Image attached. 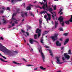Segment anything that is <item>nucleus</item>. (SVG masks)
Wrapping results in <instances>:
<instances>
[{"label":"nucleus","mask_w":72,"mask_h":72,"mask_svg":"<svg viewBox=\"0 0 72 72\" xmlns=\"http://www.w3.org/2000/svg\"><path fill=\"white\" fill-rule=\"evenodd\" d=\"M0 50L4 52L5 53L7 54L10 57H13V51H10L6 49V48L2 45L0 43Z\"/></svg>","instance_id":"1"},{"label":"nucleus","mask_w":72,"mask_h":72,"mask_svg":"<svg viewBox=\"0 0 72 72\" xmlns=\"http://www.w3.org/2000/svg\"><path fill=\"white\" fill-rule=\"evenodd\" d=\"M46 0H43V1H44V3H46L45 4H44V2L43 1L42 2V3L41 2H39V3H40L41 5H42V4L43 5L42 6V8L44 10H46V8L47 9H48V5H47V2H46ZM45 6L46 8H45Z\"/></svg>","instance_id":"2"},{"label":"nucleus","mask_w":72,"mask_h":72,"mask_svg":"<svg viewBox=\"0 0 72 72\" xmlns=\"http://www.w3.org/2000/svg\"><path fill=\"white\" fill-rule=\"evenodd\" d=\"M39 52L41 54L42 56V59L43 60V61L44 62H45V55L43 54L42 52V50H41V46H40L39 48Z\"/></svg>","instance_id":"3"},{"label":"nucleus","mask_w":72,"mask_h":72,"mask_svg":"<svg viewBox=\"0 0 72 72\" xmlns=\"http://www.w3.org/2000/svg\"><path fill=\"white\" fill-rule=\"evenodd\" d=\"M64 19V18L62 16H60L59 17V18L58 19V20L59 21H60V24H61L62 25V26H64V22L63 21V19Z\"/></svg>","instance_id":"4"},{"label":"nucleus","mask_w":72,"mask_h":72,"mask_svg":"<svg viewBox=\"0 0 72 72\" xmlns=\"http://www.w3.org/2000/svg\"><path fill=\"white\" fill-rule=\"evenodd\" d=\"M60 58V57H56V59L57 60V62H56L57 63V64H60L63 63V62H60V60L59 59Z\"/></svg>","instance_id":"5"},{"label":"nucleus","mask_w":72,"mask_h":72,"mask_svg":"<svg viewBox=\"0 0 72 72\" xmlns=\"http://www.w3.org/2000/svg\"><path fill=\"white\" fill-rule=\"evenodd\" d=\"M41 31L40 29L39 28L37 29L36 33H38V37H39L41 36Z\"/></svg>","instance_id":"6"},{"label":"nucleus","mask_w":72,"mask_h":72,"mask_svg":"<svg viewBox=\"0 0 72 72\" xmlns=\"http://www.w3.org/2000/svg\"><path fill=\"white\" fill-rule=\"evenodd\" d=\"M58 34H55L54 36H52L51 37V38L52 39L53 41H55L57 39V37H58Z\"/></svg>","instance_id":"7"},{"label":"nucleus","mask_w":72,"mask_h":72,"mask_svg":"<svg viewBox=\"0 0 72 72\" xmlns=\"http://www.w3.org/2000/svg\"><path fill=\"white\" fill-rule=\"evenodd\" d=\"M72 22V15L71 16V18L69 20V21H66L65 23H66V24H69V22Z\"/></svg>","instance_id":"8"},{"label":"nucleus","mask_w":72,"mask_h":72,"mask_svg":"<svg viewBox=\"0 0 72 72\" xmlns=\"http://www.w3.org/2000/svg\"><path fill=\"white\" fill-rule=\"evenodd\" d=\"M48 17V18H47V19H46V21L48 23V20H49L50 21V20L51 19V15L47 13V14Z\"/></svg>","instance_id":"9"},{"label":"nucleus","mask_w":72,"mask_h":72,"mask_svg":"<svg viewBox=\"0 0 72 72\" xmlns=\"http://www.w3.org/2000/svg\"><path fill=\"white\" fill-rule=\"evenodd\" d=\"M21 15L22 17H24L25 16L24 15V14L27 17V13H24V12H21Z\"/></svg>","instance_id":"10"},{"label":"nucleus","mask_w":72,"mask_h":72,"mask_svg":"<svg viewBox=\"0 0 72 72\" xmlns=\"http://www.w3.org/2000/svg\"><path fill=\"white\" fill-rule=\"evenodd\" d=\"M64 55L65 58L67 59L68 60L69 59L70 56L69 55H67V53H64Z\"/></svg>","instance_id":"11"},{"label":"nucleus","mask_w":72,"mask_h":72,"mask_svg":"<svg viewBox=\"0 0 72 72\" xmlns=\"http://www.w3.org/2000/svg\"><path fill=\"white\" fill-rule=\"evenodd\" d=\"M16 15H17V13H14L13 14L12 17V19L13 20H13H16L13 17H14V16H16Z\"/></svg>","instance_id":"12"},{"label":"nucleus","mask_w":72,"mask_h":72,"mask_svg":"<svg viewBox=\"0 0 72 72\" xmlns=\"http://www.w3.org/2000/svg\"><path fill=\"white\" fill-rule=\"evenodd\" d=\"M56 44L57 46H62L61 44L60 43H59V42L58 41H57Z\"/></svg>","instance_id":"13"},{"label":"nucleus","mask_w":72,"mask_h":72,"mask_svg":"<svg viewBox=\"0 0 72 72\" xmlns=\"http://www.w3.org/2000/svg\"><path fill=\"white\" fill-rule=\"evenodd\" d=\"M69 41V39H66V41H65V42H64V45H66L67 44V43H68V42Z\"/></svg>","instance_id":"14"},{"label":"nucleus","mask_w":72,"mask_h":72,"mask_svg":"<svg viewBox=\"0 0 72 72\" xmlns=\"http://www.w3.org/2000/svg\"><path fill=\"white\" fill-rule=\"evenodd\" d=\"M33 41H34V40L33 39H30V42L31 44H33Z\"/></svg>","instance_id":"15"},{"label":"nucleus","mask_w":72,"mask_h":72,"mask_svg":"<svg viewBox=\"0 0 72 72\" xmlns=\"http://www.w3.org/2000/svg\"><path fill=\"white\" fill-rule=\"evenodd\" d=\"M45 13H47V12L46 11L44 10L42 12H41L39 13V14H43V13L45 14Z\"/></svg>","instance_id":"16"},{"label":"nucleus","mask_w":72,"mask_h":72,"mask_svg":"<svg viewBox=\"0 0 72 72\" xmlns=\"http://www.w3.org/2000/svg\"><path fill=\"white\" fill-rule=\"evenodd\" d=\"M55 28L57 27V26L58 25V21H55Z\"/></svg>","instance_id":"17"},{"label":"nucleus","mask_w":72,"mask_h":72,"mask_svg":"<svg viewBox=\"0 0 72 72\" xmlns=\"http://www.w3.org/2000/svg\"><path fill=\"white\" fill-rule=\"evenodd\" d=\"M0 60L2 62H6V63H8V61L4 60V59H3L2 58H0Z\"/></svg>","instance_id":"18"},{"label":"nucleus","mask_w":72,"mask_h":72,"mask_svg":"<svg viewBox=\"0 0 72 72\" xmlns=\"http://www.w3.org/2000/svg\"><path fill=\"white\" fill-rule=\"evenodd\" d=\"M40 68L42 69V70H45L46 69V68H44V67L42 66H40Z\"/></svg>","instance_id":"19"},{"label":"nucleus","mask_w":72,"mask_h":72,"mask_svg":"<svg viewBox=\"0 0 72 72\" xmlns=\"http://www.w3.org/2000/svg\"><path fill=\"white\" fill-rule=\"evenodd\" d=\"M48 10L50 12H51L53 11V9H52V8H51L48 9Z\"/></svg>","instance_id":"20"},{"label":"nucleus","mask_w":72,"mask_h":72,"mask_svg":"<svg viewBox=\"0 0 72 72\" xmlns=\"http://www.w3.org/2000/svg\"><path fill=\"white\" fill-rule=\"evenodd\" d=\"M27 10H31V7L30 6H28L27 7Z\"/></svg>","instance_id":"21"},{"label":"nucleus","mask_w":72,"mask_h":72,"mask_svg":"<svg viewBox=\"0 0 72 72\" xmlns=\"http://www.w3.org/2000/svg\"><path fill=\"white\" fill-rule=\"evenodd\" d=\"M13 63L14 64H19V63H18L16 62L15 61H13Z\"/></svg>","instance_id":"22"},{"label":"nucleus","mask_w":72,"mask_h":72,"mask_svg":"<svg viewBox=\"0 0 72 72\" xmlns=\"http://www.w3.org/2000/svg\"><path fill=\"white\" fill-rule=\"evenodd\" d=\"M16 20H13L12 21H14V22H15V24H18V22H17V20L16 19H15Z\"/></svg>","instance_id":"23"},{"label":"nucleus","mask_w":72,"mask_h":72,"mask_svg":"<svg viewBox=\"0 0 72 72\" xmlns=\"http://www.w3.org/2000/svg\"><path fill=\"white\" fill-rule=\"evenodd\" d=\"M68 54H72V53L71 52V50H69L68 51Z\"/></svg>","instance_id":"24"},{"label":"nucleus","mask_w":72,"mask_h":72,"mask_svg":"<svg viewBox=\"0 0 72 72\" xmlns=\"http://www.w3.org/2000/svg\"><path fill=\"white\" fill-rule=\"evenodd\" d=\"M48 32H49V31H45L44 32V33H45V34H47Z\"/></svg>","instance_id":"25"},{"label":"nucleus","mask_w":72,"mask_h":72,"mask_svg":"<svg viewBox=\"0 0 72 72\" xmlns=\"http://www.w3.org/2000/svg\"><path fill=\"white\" fill-rule=\"evenodd\" d=\"M0 56H1L2 57H3V58H4V59H6V58L5 57L3 56H2V55H1V53H0Z\"/></svg>","instance_id":"26"},{"label":"nucleus","mask_w":72,"mask_h":72,"mask_svg":"<svg viewBox=\"0 0 72 72\" xmlns=\"http://www.w3.org/2000/svg\"><path fill=\"white\" fill-rule=\"evenodd\" d=\"M29 14H30L31 16H33V14H32V12H29Z\"/></svg>","instance_id":"27"},{"label":"nucleus","mask_w":72,"mask_h":72,"mask_svg":"<svg viewBox=\"0 0 72 72\" xmlns=\"http://www.w3.org/2000/svg\"><path fill=\"white\" fill-rule=\"evenodd\" d=\"M40 42L42 44H44V42H43V39H42H42L40 40Z\"/></svg>","instance_id":"28"},{"label":"nucleus","mask_w":72,"mask_h":72,"mask_svg":"<svg viewBox=\"0 0 72 72\" xmlns=\"http://www.w3.org/2000/svg\"><path fill=\"white\" fill-rule=\"evenodd\" d=\"M2 21H4L3 22V23H6V20H5V19H4V18H3V19Z\"/></svg>","instance_id":"29"},{"label":"nucleus","mask_w":72,"mask_h":72,"mask_svg":"<svg viewBox=\"0 0 72 72\" xmlns=\"http://www.w3.org/2000/svg\"><path fill=\"white\" fill-rule=\"evenodd\" d=\"M42 20H41V19H39V24H41V23H42Z\"/></svg>","instance_id":"30"},{"label":"nucleus","mask_w":72,"mask_h":72,"mask_svg":"<svg viewBox=\"0 0 72 72\" xmlns=\"http://www.w3.org/2000/svg\"><path fill=\"white\" fill-rule=\"evenodd\" d=\"M34 38L35 39H37V35H36L35 34L34 35Z\"/></svg>","instance_id":"31"},{"label":"nucleus","mask_w":72,"mask_h":72,"mask_svg":"<svg viewBox=\"0 0 72 72\" xmlns=\"http://www.w3.org/2000/svg\"><path fill=\"white\" fill-rule=\"evenodd\" d=\"M19 9L18 8L17 9V13H19Z\"/></svg>","instance_id":"32"},{"label":"nucleus","mask_w":72,"mask_h":72,"mask_svg":"<svg viewBox=\"0 0 72 72\" xmlns=\"http://www.w3.org/2000/svg\"><path fill=\"white\" fill-rule=\"evenodd\" d=\"M36 6V7H37V8H40V9H41L42 8V7H40V6Z\"/></svg>","instance_id":"33"},{"label":"nucleus","mask_w":72,"mask_h":72,"mask_svg":"<svg viewBox=\"0 0 72 72\" xmlns=\"http://www.w3.org/2000/svg\"><path fill=\"white\" fill-rule=\"evenodd\" d=\"M59 30H60V31H63L62 28H59Z\"/></svg>","instance_id":"34"},{"label":"nucleus","mask_w":72,"mask_h":72,"mask_svg":"<svg viewBox=\"0 0 72 72\" xmlns=\"http://www.w3.org/2000/svg\"><path fill=\"white\" fill-rule=\"evenodd\" d=\"M0 40H4V38L2 37H0Z\"/></svg>","instance_id":"35"},{"label":"nucleus","mask_w":72,"mask_h":72,"mask_svg":"<svg viewBox=\"0 0 72 72\" xmlns=\"http://www.w3.org/2000/svg\"><path fill=\"white\" fill-rule=\"evenodd\" d=\"M26 66L27 67H30V66H33V65H27Z\"/></svg>","instance_id":"36"},{"label":"nucleus","mask_w":72,"mask_h":72,"mask_svg":"<svg viewBox=\"0 0 72 72\" xmlns=\"http://www.w3.org/2000/svg\"><path fill=\"white\" fill-rule=\"evenodd\" d=\"M0 13H4V11L3 10L0 11Z\"/></svg>","instance_id":"37"},{"label":"nucleus","mask_w":72,"mask_h":72,"mask_svg":"<svg viewBox=\"0 0 72 72\" xmlns=\"http://www.w3.org/2000/svg\"><path fill=\"white\" fill-rule=\"evenodd\" d=\"M54 10H55L56 9V6H55L53 7Z\"/></svg>","instance_id":"38"},{"label":"nucleus","mask_w":72,"mask_h":72,"mask_svg":"<svg viewBox=\"0 0 72 72\" xmlns=\"http://www.w3.org/2000/svg\"><path fill=\"white\" fill-rule=\"evenodd\" d=\"M68 35V33H64V35H65V36H67Z\"/></svg>","instance_id":"39"},{"label":"nucleus","mask_w":72,"mask_h":72,"mask_svg":"<svg viewBox=\"0 0 72 72\" xmlns=\"http://www.w3.org/2000/svg\"><path fill=\"white\" fill-rule=\"evenodd\" d=\"M21 32H22V33H25V32H24V31L22 29H21Z\"/></svg>","instance_id":"40"},{"label":"nucleus","mask_w":72,"mask_h":72,"mask_svg":"<svg viewBox=\"0 0 72 72\" xmlns=\"http://www.w3.org/2000/svg\"><path fill=\"white\" fill-rule=\"evenodd\" d=\"M62 12V9H60V10L59 11V12H58V14H59L60 12Z\"/></svg>","instance_id":"41"},{"label":"nucleus","mask_w":72,"mask_h":72,"mask_svg":"<svg viewBox=\"0 0 72 72\" xmlns=\"http://www.w3.org/2000/svg\"><path fill=\"white\" fill-rule=\"evenodd\" d=\"M26 34L27 35V36H29V33L28 32H26Z\"/></svg>","instance_id":"42"},{"label":"nucleus","mask_w":72,"mask_h":72,"mask_svg":"<svg viewBox=\"0 0 72 72\" xmlns=\"http://www.w3.org/2000/svg\"><path fill=\"white\" fill-rule=\"evenodd\" d=\"M49 53H50V54H51V53H52L51 51L50 50H49Z\"/></svg>","instance_id":"43"},{"label":"nucleus","mask_w":72,"mask_h":72,"mask_svg":"<svg viewBox=\"0 0 72 72\" xmlns=\"http://www.w3.org/2000/svg\"><path fill=\"white\" fill-rule=\"evenodd\" d=\"M8 26V28H11V27H12V26H11L10 25H9Z\"/></svg>","instance_id":"44"},{"label":"nucleus","mask_w":72,"mask_h":72,"mask_svg":"<svg viewBox=\"0 0 72 72\" xmlns=\"http://www.w3.org/2000/svg\"><path fill=\"white\" fill-rule=\"evenodd\" d=\"M15 1V0H11L12 3H14V1Z\"/></svg>","instance_id":"45"},{"label":"nucleus","mask_w":72,"mask_h":72,"mask_svg":"<svg viewBox=\"0 0 72 72\" xmlns=\"http://www.w3.org/2000/svg\"><path fill=\"white\" fill-rule=\"evenodd\" d=\"M6 10H10V8H9V7H7V8Z\"/></svg>","instance_id":"46"},{"label":"nucleus","mask_w":72,"mask_h":72,"mask_svg":"<svg viewBox=\"0 0 72 72\" xmlns=\"http://www.w3.org/2000/svg\"><path fill=\"white\" fill-rule=\"evenodd\" d=\"M23 60H24V61H25V62H27V60H26V59H25V58H23Z\"/></svg>","instance_id":"47"},{"label":"nucleus","mask_w":72,"mask_h":72,"mask_svg":"<svg viewBox=\"0 0 72 72\" xmlns=\"http://www.w3.org/2000/svg\"><path fill=\"white\" fill-rule=\"evenodd\" d=\"M27 28H28L29 29H30V28H31V26H28Z\"/></svg>","instance_id":"48"},{"label":"nucleus","mask_w":72,"mask_h":72,"mask_svg":"<svg viewBox=\"0 0 72 72\" xmlns=\"http://www.w3.org/2000/svg\"><path fill=\"white\" fill-rule=\"evenodd\" d=\"M47 17V16H46V15H44V18L46 19V18Z\"/></svg>","instance_id":"49"},{"label":"nucleus","mask_w":72,"mask_h":72,"mask_svg":"<svg viewBox=\"0 0 72 72\" xmlns=\"http://www.w3.org/2000/svg\"><path fill=\"white\" fill-rule=\"evenodd\" d=\"M23 6L25 8V5L26 4L24 3H23Z\"/></svg>","instance_id":"50"},{"label":"nucleus","mask_w":72,"mask_h":72,"mask_svg":"<svg viewBox=\"0 0 72 72\" xmlns=\"http://www.w3.org/2000/svg\"><path fill=\"white\" fill-rule=\"evenodd\" d=\"M64 46L61 47V50H63V49H64Z\"/></svg>","instance_id":"51"},{"label":"nucleus","mask_w":72,"mask_h":72,"mask_svg":"<svg viewBox=\"0 0 72 72\" xmlns=\"http://www.w3.org/2000/svg\"><path fill=\"white\" fill-rule=\"evenodd\" d=\"M12 27H13V26H14V23H13L12 24Z\"/></svg>","instance_id":"52"},{"label":"nucleus","mask_w":72,"mask_h":72,"mask_svg":"<svg viewBox=\"0 0 72 72\" xmlns=\"http://www.w3.org/2000/svg\"><path fill=\"white\" fill-rule=\"evenodd\" d=\"M62 59L63 60H65V59H64V57H62Z\"/></svg>","instance_id":"53"},{"label":"nucleus","mask_w":72,"mask_h":72,"mask_svg":"<svg viewBox=\"0 0 72 72\" xmlns=\"http://www.w3.org/2000/svg\"><path fill=\"white\" fill-rule=\"evenodd\" d=\"M14 52L15 53H16V54H18V52L17 51H14Z\"/></svg>","instance_id":"54"},{"label":"nucleus","mask_w":72,"mask_h":72,"mask_svg":"<svg viewBox=\"0 0 72 72\" xmlns=\"http://www.w3.org/2000/svg\"><path fill=\"white\" fill-rule=\"evenodd\" d=\"M52 17H53V19H54V16L53 15H52Z\"/></svg>","instance_id":"55"},{"label":"nucleus","mask_w":72,"mask_h":72,"mask_svg":"<svg viewBox=\"0 0 72 72\" xmlns=\"http://www.w3.org/2000/svg\"><path fill=\"white\" fill-rule=\"evenodd\" d=\"M50 55H51V56H52V57H53V54H52V53H51Z\"/></svg>","instance_id":"56"},{"label":"nucleus","mask_w":72,"mask_h":72,"mask_svg":"<svg viewBox=\"0 0 72 72\" xmlns=\"http://www.w3.org/2000/svg\"><path fill=\"white\" fill-rule=\"evenodd\" d=\"M63 13L62 12H61L60 14V15H62V14H63Z\"/></svg>","instance_id":"57"},{"label":"nucleus","mask_w":72,"mask_h":72,"mask_svg":"<svg viewBox=\"0 0 72 72\" xmlns=\"http://www.w3.org/2000/svg\"><path fill=\"white\" fill-rule=\"evenodd\" d=\"M45 34H45V33H44V32H43V33L42 34V36H44V35H45Z\"/></svg>","instance_id":"58"},{"label":"nucleus","mask_w":72,"mask_h":72,"mask_svg":"<svg viewBox=\"0 0 72 72\" xmlns=\"http://www.w3.org/2000/svg\"><path fill=\"white\" fill-rule=\"evenodd\" d=\"M34 70H37V68H34Z\"/></svg>","instance_id":"59"},{"label":"nucleus","mask_w":72,"mask_h":72,"mask_svg":"<svg viewBox=\"0 0 72 72\" xmlns=\"http://www.w3.org/2000/svg\"><path fill=\"white\" fill-rule=\"evenodd\" d=\"M51 23H52V24H53V25H54V22H53V21H52V22Z\"/></svg>","instance_id":"60"},{"label":"nucleus","mask_w":72,"mask_h":72,"mask_svg":"<svg viewBox=\"0 0 72 72\" xmlns=\"http://www.w3.org/2000/svg\"><path fill=\"white\" fill-rule=\"evenodd\" d=\"M59 40H60V41H62V39H60Z\"/></svg>","instance_id":"61"},{"label":"nucleus","mask_w":72,"mask_h":72,"mask_svg":"<svg viewBox=\"0 0 72 72\" xmlns=\"http://www.w3.org/2000/svg\"><path fill=\"white\" fill-rule=\"evenodd\" d=\"M37 1H35V2H33V3L34 4H35V3H37Z\"/></svg>","instance_id":"62"},{"label":"nucleus","mask_w":72,"mask_h":72,"mask_svg":"<svg viewBox=\"0 0 72 72\" xmlns=\"http://www.w3.org/2000/svg\"><path fill=\"white\" fill-rule=\"evenodd\" d=\"M39 28H41V26L40 24L39 25Z\"/></svg>","instance_id":"63"},{"label":"nucleus","mask_w":72,"mask_h":72,"mask_svg":"<svg viewBox=\"0 0 72 72\" xmlns=\"http://www.w3.org/2000/svg\"><path fill=\"white\" fill-rule=\"evenodd\" d=\"M46 48H49V47L47 46H46Z\"/></svg>","instance_id":"64"}]
</instances>
